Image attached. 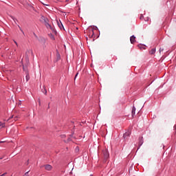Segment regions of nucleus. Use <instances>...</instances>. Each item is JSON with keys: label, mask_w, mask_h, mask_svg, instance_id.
I'll return each mask as SVG.
<instances>
[{"label": "nucleus", "mask_w": 176, "mask_h": 176, "mask_svg": "<svg viewBox=\"0 0 176 176\" xmlns=\"http://www.w3.org/2000/svg\"><path fill=\"white\" fill-rule=\"evenodd\" d=\"M44 167H45V170H47V171H50V170H52V168H53V167L50 164H46L44 166Z\"/></svg>", "instance_id": "3"}, {"label": "nucleus", "mask_w": 176, "mask_h": 176, "mask_svg": "<svg viewBox=\"0 0 176 176\" xmlns=\"http://www.w3.org/2000/svg\"><path fill=\"white\" fill-rule=\"evenodd\" d=\"M43 93H44V94H45V95L47 94V91L46 90V88H44V90L43 91Z\"/></svg>", "instance_id": "15"}, {"label": "nucleus", "mask_w": 176, "mask_h": 176, "mask_svg": "<svg viewBox=\"0 0 176 176\" xmlns=\"http://www.w3.org/2000/svg\"><path fill=\"white\" fill-rule=\"evenodd\" d=\"M132 111H135V107H133Z\"/></svg>", "instance_id": "24"}, {"label": "nucleus", "mask_w": 176, "mask_h": 176, "mask_svg": "<svg viewBox=\"0 0 176 176\" xmlns=\"http://www.w3.org/2000/svg\"><path fill=\"white\" fill-rule=\"evenodd\" d=\"M58 25L59 27V28H60V30H62L63 28H64V25H63V23H60L58 22Z\"/></svg>", "instance_id": "11"}, {"label": "nucleus", "mask_w": 176, "mask_h": 176, "mask_svg": "<svg viewBox=\"0 0 176 176\" xmlns=\"http://www.w3.org/2000/svg\"><path fill=\"white\" fill-rule=\"evenodd\" d=\"M30 173V171H28V172H26L25 173V176H28V173Z\"/></svg>", "instance_id": "21"}, {"label": "nucleus", "mask_w": 176, "mask_h": 176, "mask_svg": "<svg viewBox=\"0 0 176 176\" xmlns=\"http://www.w3.org/2000/svg\"><path fill=\"white\" fill-rule=\"evenodd\" d=\"M78 76V74L76 75L75 79H76V77Z\"/></svg>", "instance_id": "27"}, {"label": "nucleus", "mask_w": 176, "mask_h": 176, "mask_svg": "<svg viewBox=\"0 0 176 176\" xmlns=\"http://www.w3.org/2000/svg\"><path fill=\"white\" fill-rule=\"evenodd\" d=\"M142 144H144V140H140L139 142V146H142Z\"/></svg>", "instance_id": "12"}, {"label": "nucleus", "mask_w": 176, "mask_h": 176, "mask_svg": "<svg viewBox=\"0 0 176 176\" xmlns=\"http://www.w3.org/2000/svg\"><path fill=\"white\" fill-rule=\"evenodd\" d=\"M131 134V132L130 131H127L124 133L123 138H124V140H127V138L130 137Z\"/></svg>", "instance_id": "1"}, {"label": "nucleus", "mask_w": 176, "mask_h": 176, "mask_svg": "<svg viewBox=\"0 0 176 176\" xmlns=\"http://www.w3.org/2000/svg\"><path fill=\"white\" fill-rule=\"evenodd\" d=\"M132 118H134V115H135V111H131Z\"/></svg>", "instance_id": "16"}, {"label": "nucleus", "mask_w": 176, "mask_h": 176, "mask_svg": "<svg viewBox=\"0 0 176 176\" xmlns=\"http://www.w3.org/2000/svg\"><path fill=\"white\" fill-rule=\"evenodd\" d=\"M23 71H25L26 73V76H25L26 82H28L30 80V74H28V71H27L25 69V67H23Z\"/></svg>", "instance_id": "2"}, {"label": "nucleus", "mask_w": 176, "mask_h": 176, "mask_svg": "<svg viewBox=\"0 0 176 176\" xmlns=\"http://www.w3.org/2000/svg\"><path fill=\"white\" fill-rule=\"evenodd\" d=\"M26 164L28 165V161L27 162Z\"/></svg>", "instance_id": "31"}, {"label": "nucleus", "mask_w": 176, "mask_h": 176, "mask_svg": "<svg viewBox=\"0 0 176 176\" xmlns=\"http://www.w3.org/2000/svg\"><path fill=\"white\" fill-rule=\"evenodd\" d=\"M67 141H68V142L71 141V138H69L67 139Z\"/></svg>", "instance_id": "25"}, {"label": "nucleus", "mask_w": 176, "mask_h": 176, "mask_svg": "<svg viewBox=\"0 0 176 176\" xmlns=\"http://www.w3.org/2000/svg\"><path fill=\"white\" fill-rule=\"evenodd\" d=\"M6 174H8V173H4L3 174H2V175H0V176H5V175H6Z\"/></svg>", "instance_id": "22"}, {"label": "nucleus", "mask_w": 176, "mask_h": 176, "mask_svg": "<svg viewBox=\"0 0 176 176\" xmlns=\"http://www.w3.org/2000/svg\"><path fill=\"white\" fill-rule=\"evenodd\" d=\"M70 137H72V135H70Z\"/></svg>", "instance_id": "32"}, {"label": "nucleus", "mask_w": 176, "mask_h": 176, "mask_svg": "<svg viewBox=\"0 0 176 176\" xmlns=\"http://www.w3.org/2000/svg\"><path fill=\"white\" fill-rule=\"evenodd\" d=\"M140 19H142V17H140Z\"/></svg>", "instance_id": "34"}, {"label": "nucleus", "mask_w": 176, "mask_h": 176, "mask_svg": "<svg viewBox=\"0 0 176 176\" xmlns=\"http://www.w3.org/2000/svg\"><path fill=\"white\" fill-rule=\"evenodd\" d=\"M14 120H15V121L17 120V117H15V118H14Z\"/></svg>", "instance_id": "26"}, {"label": "nucleus", "mask_w": 176, "mask_h": 176, "mask_svg": "<svg viewBox=\"0 0 176 176\" xmlns=\"http://www.w3.org/2000/svg\"><path fill=\"white\" fill-rule=\"evenodd\" d=\"M2 142H3L1 141V142H0V144H2Z\"/></svg>", "instance_id": "30"}, {"label": "nucleus", "mask_w": 176, "mask_h": 176, "mask_svg": "<svg viewBox=\"0 0 176 176\" xmlns=\"http://www.w3.org/2000/svg\"><path fill=\"white\" fill-rule=\"evenodd\" d=\"M140 19H142V17H140Z\"/></svg>", "instance_id": "33"}, {"label": "nucleus", "mask_w": 176, "mask_h": 176, "mask_svg": "<svg viewBox=\"0 0 176 176\" xmlns=\"http://www.w3.org/2000/svg\"><path fill=\"white\" fill-rule=\"evenodd\" d=\"M104 155L105 159H108V157H109V153H108V151H105L104 153Z\"/></svg>", "instance_id": "9"}, {"label": "nucleus", "mask_w": 176, "mask_h": 176, "mask_svg": "<svg viewBox=\"0 0 176 176\" xmlns=\"http://www.w3.org/2000/svg\"><path fill=\"white\" fill-rule=\"evenodd\" d=\"M11 19H12V20H14L15 24H17V23L16 21H17V19L16 18H14V16H10Z\"/></svg>", "instance_id": "13"}, {"label": "nucleus", "mask_w": 176, "mask_h": 176, "mask_svg": "<svg viewBox=\"0 0 176 176\" xmlns=\"http://www.w3.org/2000/svg\"><path fill=\"white\" fill-rule=\"evenodd\" d=\"M90 176H92V175H91Z\"/></svg>", "instance_id": "35"}, {"label": "nucleus", "mask_w": 176, "mask_h": 176, "mask_svg": "<svg viewBox=\"0 0 176 176\" xmlns=\"http://www.w3.org/2000/svg\"><path fill=\"white\" fill-rule=\"evenodd\" d=\"M2 159H3V157H0V160H2Z\"/></svg>", "instance_id": "29"}, {"label": "nucleus", "mask_w": 176, "mask_h": 176, "mask_svg": "<svg viewBox=\"0 0 176 176\" xmlns=\"http://www.w3.org/2000/svg\"><path fill=\"white\" fill-rule=\"evenodd\" d=\"M75 151H76V152H79V147L77 146V147L76 148V150H75Z\"/></svg>", "instance_id": "20"}, {"label": "nucleus", "mask_w": 176, "mask_h": 176, "mask_svg": "<svg viewBox=\"0 0 176 176\" xmlns=\"http://www.w3.org/2000/svg\"><path fill=\"white\" fill-rule=\"evenodd\" d=\"M163 50H164V49H163V48H160V50H159V52H160V53H162V52H163Z\"/></svg>", "instance_id": "17"}, {"label": "nucleus", "mask_w": 176, "mask_h": 176, "mask_svg": "<svg viewBox=\"0 0 176 176\" xmlns=\"http://www.w3.org/2000/svg\"><path fill=\"white\" fill-rule=\"evenodd\" d=\"M28 53H31L32 56H34V52H32V50H30V51H28Z\"/></svg>", "instance_id": "19"}, {"label": "nucleus", "mask_w": 176, "mask_h": 176, "mask_svg": "<svg viewBox=\"0 0 176 176\" xmlns=\"http://www.w3.org/2000/svg\"><path fill=\"white\" fill-rule=\"evenodd\" d=\"M130 41H131V43H134V42H135V36L133 35V36H131L130 37Z\"/></svg>", "instance_id": "6"}, {"label": "nucleus", "mask_w": 176, "mask_h": 176, "mask_svg": "<svg viewBox=\"0 0 176 176\" xmlns=\"http://www.w3.org/2000/svg\"><path fill=\"white\" fill-rule=\"evenodd\" d=\"M14 42L16 46H19V44H17V42L16 41H14Z\"/></svg>", "instance_id": "23"}, {"label": "nucleus", "mask_w": 176, "mask_h": 176, "mask_svg": "<svg viewBox=\"0 0 176 176\" xmlns=\"http://www.w3.org/2000/svg\"><path fill=\"white\" fill-rule=\"evenodd\" d=\"M45 25L47 27L48 30H52L53 31V28H52V25L49 24V21L45 22Z\"/></svg>", "instance_id": "4"}, {"label": "nucleus", "mask_w": 176, "mask_h": 176, "mask_svg": "<svg viewBox=\"0 0 176 176\" xmlns=\"http://www.w3.org/2000/svg\"><path fill=\"white\" fill-rule=\"evenodd\" d=\"M41 21H44V23H46V21H49V19H47V18H46V17H45L43 16H42L41 17Z\"/></svg>", "instance_id": "7"}, {"label": "nucleus", "mask_w": 176, "mask_h": 176, "mask_svg": "<svg viewBox=\"0 0 176 176\" xmlns=\"http://www.w3.org/2000/svg\"><path fill=\"white\" fill-rule=\"evenodd\" d=\"M173 130H174L175 133H176V124L173 126Z\"/></svg>", "instance_id": "18"}, {"label": "nucleus", "mask_w": 176, "mask_h": 176, "mask_svg": "<svg viewBox=\"0 0 176 176\" xmlns=\"http://www.w3.org/2000/svg\"><path fill=\"white\" fill-rule=\"evenodd\" d=\"M94 30H97V28H92L91 29H89V31L92 33L91 38H93V35H94Z\"/></svg>", "instance_id": "5"}, {"label": "nucleus", "mask_w": 176, "mask_h": 176, "mask_svg": "<svg viewBox=\"0 0 176 176\" xmlns=\"http://www.w3.org/2000/svg\"><path fill=\"white\" fill-rule=\"evenodd\" d=\"M5 126H6L5 122H0V130L1 129H3Z\"/></svg>", "instance_id": "10"}, {"label": "nucleus", "mask_w": 176, "mask_h": 176, "mask_svg": "<svg viewBox=\"0 0 176 176\" xmlns=\"http://www.w3.org/2000/svg\"><path fill=\"white\" fill-rule=\"evenodd\" d=\"M12 118H13V116H12L10 118V119H12Z\"/></svg>", "instance_id": "28"}, {"label": "nucleus", "mask_w": 176, "mask_h": 176, "mask_svg": "<svg viewBox=\"0 0 176 176\" xmlns=\"http://www.w3.org/2000/svg\"><path fill=\"white\" fill-rule=\"evenodd\" d=\"M18 27H19L20 31H21V32H22V34H23V35H24V31H23V29H21V27H20V25H18Z\"/></svg>", "instance_id": "14"}, {"label": "nucleus", "mask_w": 176, "mask_h": 176, "mask_svg": "<svg viewBox=\"0 0 176 176\" xmlns=\"http://www.w3.org/2000/svg\"><path fill=\"white\" fill-rule=\"evenodd\" d=\"M149 53L150 54H155L156 53V48H152Z\"/></svg>", "instance_id": "8"}]
</instances>
